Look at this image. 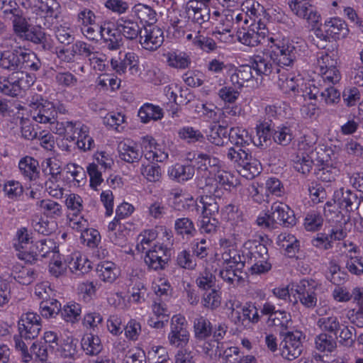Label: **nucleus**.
Returning a JSON list of instances; mask_svg holds the SVG:
<instances>
[{
	"instance_id": "obj_1",
	"label": "nucleus",
	"mask_w": 363,
	"mask_h": 363,
	"mask_svg": "<svg viewBox=\"0 0 363 363\" xmlns=\"http://www.w3.org/2000/svg\"><path fill=\"white\" fill-rule=\"evenodd\" d=\"M41 63L33 53H28L22 49L0 52V67L11 71L30 69L37 71Z\"/></svg>"
},
{
	"instance_id": "obj_2",
	"label": "nucleus",
	"mask_w": 363,
	"mask_h": 363,
	"mask_svg": "<svg viewBox=\"0 0 363 363\" xmlns=\"http://www.w3.org/2000/svg\"><path fill=\"white\" fill-rule=\"evenodd\" d=\"M281 339L279 350L281 357L289 361L298 358L303 350V340L305 336L300 331H279Z\"/></svg>"
},
{
	"instance_id": "obj_3",
	"label": "nucleus",
	"mask_w": 363,
	"mask_h": 363,
	"mask_svg": "<svg viewBox=\"0 0 363 363\" xmlns=\"http://www.w3.org/2000/svg\"><path fill=\"white\" fill-rule=\"evenodd\" d=\"M250 254V260L254 262L251 267L255 274L265 273L271 269L272 265L267 262L269 259L268 249L260 240H247L244 244Z\"/></svg>"
},
{
	"instance_id": "obj_4",
	"label": "nucleus",
	"mask_w": 363,
	"mask_h": 363,
	"mask_svg": "<svg viewBox=\"0 0 363 363\" xmlns=\"http://www.w3.org/2000/svg\"><path fill=\"white\" fill-rule=\"evenodd\" d=\"M230 308L232 320L238 326L246 328L250 323L255 324L259 321L260 316L255 303L247 302L242 306L239 301H234Z\"/></svg>"
},
{
	"instance_id": "obj_5",
	"label": "nucleus",
	"mask_w": 363,
	"mask_h": 363,
	"mask_svg": "<svg viewBox=\"0 0 363 363\" xmlns=\"http://www.w3.org/2000/svg\"><path fill=\"white\" fill-rule=\"evenodd\" d=\"M29 116L39 123H54L57 111L52 103L42 98L33 99L29 103Z\"/></svg>"
},
{
	"instance_id": "obj_6",
	"label": "nucleus",
	"mask_w": 363,
	"mask_h": 363,
	"mask_svg": "<svg viewBox=\"0 0 363 363\" xmlns=\"http://www.w3.org/2000/svg\"><path fill=\"white\" fill-rule=\"evenodd\" d=\"M33 79L23 72L12 73L8 77L0 76V92L10 96H16L23 88L30 86Z\"/></svg>"
},
{
	"instance_id": "obj_7",
	"label": "nucleus",
	"mask_w": 363,
	"mask_h": 363,
	"mask_svg": "<svg viewBox=\"0 0 363 363\" xmlns=\"http://www.w3.org/2000/svg\"><path fill=\"white\" fill-rule=\"evenodd\" d=\"M171 255L169 247L164 244L157 243L146 251L144 261L150 269L162 270L167 267Z\"/></svg>"
},
{
	"instance_id": "obj_8",
	"label": "nucleus",
	"mask_w": 363,
	"mask_h": 363,
	"mask_svg": "<svg viewBox=\"0 0 363 363\" xmlns=\"http://www.w3.org/2000/svg\"><path fill=\"white\" fill-rule=\"evenodd\" d=\"M189 340V333L187 330L186 318L181 315H175L172 318L170 332L168 340L172 346L183 347L187 345Z\"/></svg>"
},
{
	"instance_id": "obj_9",
	"label": "nucleus",
	"mask_w": 363,
	"mask_h": 363,
	"mask_svg": "<svg viewBox=\"0 0 363 363\" xmlns=\"http://www.w3.org/2000/svg\"><path fill=\"white\" fill-rule=\"evenodd\" d=\"M18 332L25 340H33L37 337L41 330V318L33 312L23 313L18 322Z\"/></svg>"
},
{
	"instance_id": "obj_10",
	"label": "nucleus",
	"mask_w": 363,
	"mask_h": 363,
	"mask_svg": "<svg viewBox=\"0 0 363 363\" xmlns=\"http://www.w3.org/2000/svg\"><path fill=\"white\" fill-rule=\"evenodd\" d=\"M318 286L316 283L311 280H301L295 286L297 298L300 303L308 309H313L318 303Z\"/></svg>"
},
{
	"instance_id": "obj_11",
	"label": "nucleus",
	"mask_w": 363,
	"mask_h": 363,
	"mask_svg": "<svg viewBox=\"0 0 363 363\" xmlns=\"http://www.w3.org/2000/svg\"><path fill=\"white\" fill-rule=\"evenodd\" d=\"M288 5L294 15L310 23H317L320 15L317 11L312 0H289Z\"/></svg>"
},
{
	"instance_id": "obj_12",
	"label": "nucleus",
	"mask_w": 363,
	"mask_h": 363,
	"mask_svg": "<svg viewBox=\"0 0 363 363\" xmlns=\"http://www.w3.org/2000/svg\"><path fill=\"white\" fill-rule=\"evenodd\" d=\"M271 54L277 72V69H285L284 67L293 65L298 55V49L293 43H287L274 48Z\"/></svg>"
},
{
	"instance_id": "obj_13",
	"label": "nucleus",
	"mask_w": 363,
	"mask_h": 363,
	"mask_svg": "<svg viewBox=\"0 0 363 363\" xmlns=\"http://www.w3.org/2000/svg\"><path fill=\"white\" fill-rule=\"evenodd\" d=\"M139 39V42L144 49L155 51L162 45L164 33L157 26L146 25L143 26Z\"/></svg>"
},
{
	"instance_id": "obj_14",
	"label": "nucleus",
	"mask_w": 363,
	"mask_h": 363,
	"mask_svg": "<svg viewBox=\"0 0 363 363\" xmlns=\"http://www.w3.org/2000/svg\"><path fill=\"white\" fill-rule=\"evenodd\" d=\"M333 199L337 203L340 208L351 213L357 210L361 203L357 194L350 189L340 188L335 191Z\"/></svg>"
},
{
	"instance_id": "obj_15",
	"label": "nucleus",
	"mask_w": 363,
	"mask_h": 363,
	"mask_svg": "<svg viewBox=\"0 0 363 363\" xmlns=\"http://www.w3.org/2000/svg\"><path fill=\"white\" fill-rule=\"evenodd\" d=\"M110 21H104L101 24V38L110 50H118L123 45L121 33Z\"/></svg>"
},
{
	"instance_id": "obj_16",
	"label": "nucleus",
	"mask_w": 363,
	"mask_h": 363,
	"mask_svg": "<svg viewBox=\"0 0 363 363\" xmlns=\"http://www.w3.org/2000/svg\"><path fill=\"white\" fill-rule=\"evenodd\" d=\"M141 152L145 158L151 162H162L168 158V154L156 147L154 138L150 136H145L142 140Z\"/></svg>"
},
{
	"instance_id": "obj_17",
	"label": "nucleus",
	"mask_w": 363,
	"mask_h": 363,
	"mask_svg": "<svg viewBox=\"0 0 363 363\" xmlns=\"http://www.w3.org/2000/svg\"><path fill=\"white\" fill-rule=\"evenodd\" d=\"M111 66L120 75L124 74L128 67L132 74L138 73L139 71L138 56L132 52H127L123 59H111Z\"/></svg>"
},
{
	"instance_id": "obj_18",
	"label": "nucleus",
	"mask_w": 363,
	"mask_h": 363,
	"mask_svg": "<svg viewBox=\"0 0 363 363\" xmlns=\"http://www.w3.org/2000/svg\"><path fill=\"white\" fill-rule=\"evenodd\" d=\"M228 330V326L224 323H219L214 327L212 338L206 341L203 345V352L208 355H217L218 350L223 346L221 340L224 338Z\"/></svg>"
},
{
	"instance_id": "obj_19",
	"label": "nucleus",
	"mask_w": 363,
	"mask_h": 363,
	"mask_svg": "<svg viewBox=\"0 0 363 363\" xmlns=\"http://www.w3.org/2000/svg\"><path fill=\"white\" fill-rule=\"evenodd\" d=\"M250 64L251 70H254L257 75H269L273 70H276L271 52L254 55Z\"/></svg>"
},
{
	"instance_id": "obj_20",
	"label": "nucleus",
	"mask_w": 363,
	"mask_h": 363,
	"mask_svg": "<svg viewBox=\"0 0 363 363\" xmlns=\"http://www.w3.org/2000/svg\"><path fill=\"white\" fill-rule=\"evenodd\" d=\"M116 28L121 33V37L128 40L140 38L143 30L138 23L133 19L121 17L116 21Z\"/></svg>"
},
{
	"instance_id": "obj_21",
	"label": "nucleus",
	"mask_w": 363,
	"mask_h": 363,
	"mask_svg": "<svg viewBox=\"0 0 363 363\" xmlns=\"http://www.w3.org/2000/svg\"><path fill=\"white\" fill-rule=\"evenodd\" d=\"M186 13L189 19L193 23L201 25L210 18V10L208 7L199 4L196 1H189L187 3Z\"/></svg>"
},
{
	"instance_id": "obj_22",
	"label": "nucleus",
	"mask_w": 363,
	"mask_h": 363,
	"mask_svg": "<svg viewBox=\"0 0 363 363\" xmlns=\"http://www.w3.org/2000/svg\"><path fill=\"white\" fill-rule=\"evenodd\" d=\"M228 74L230 75V81L235 89H241L245 82L250 81L252 77V72L249 65H243L239 67H235L230 65Z\"/></svg>"
},
{
	"instance_id": "obj_23",
	"label": "nucleus",
	"mask_w": 363,
	"mask_h": 363,
	"mask_svg": "<svg viewBox=\"0 0 363 363\" xmlns=\"http://www.w3.org/2000/svg\"><path fill=\"white\" fill-rule=\"evenodd\" d=\"M18 169L20 174L27 181L36 182L40 177L39 162L32 157H22L18 162Z\"/></svg>"
},
{
	"instance_id": "obj_24",
	"label": "nucleus",
	"mask_w": 363,
	"mask_h": 363,
	"mask_svg": "<svg viewBox=\"0 0 363 363\" xmlns=\"http://www.w3.org/2000/svg\"><path fill=\"white\" fill-rule=\"evenodd\" d=\"M323 28L327 30L329 37H331L333 40L345 38L350 32L346 22L338 17L330 18L325 21Z\"/></svg>"
},
{
	"instance_id": "obj_25",
	"label": "nucleus",
	"mask_w": 363,
	"mask_h": 363,
	"mask_svg": "<svg viewBox=\"0 0 363 363\" xmlns=\"http://www.w3.org/2000/svg\"><path fill=\"white\" fill-rule=\"evenodd\" d=\"M272 211H274L279 224L284 227H292L296 225V219L289 206L281 202H274L272 205Z\"/></svg>"
},
{
	"instance_id": "obj_26",
	"label": "nucleus",
	"mask_w": 363,
	"mask_h": 363,
	"mask_svg": "<svg viewBox=\"0 0 363 363\" xmlns=\"http://www.w3.org/2000/svg\"><path fill=\"white\" fill-rule=\"evenodd\" d=\"M196 186L199 189L203 190V194L208 196H213L218 199L224 193L221 188L217 186L215 177L211 174V172H208V174L206 172L204 175L197 179Z\"/></svg>"
},
{
	"instance_id": "obj_27",
	"label": "nucleus",
	"mask_w": 363,
	"mask_h": 363,
	"mask_svg": "<svg viewBox=\"0 0 363 363\" xmlns=\"http://www.w3.org/2000/svg\"><path fill=\"white\" fill-rule=\"evenodd\" d=\"M62 128H58L57 133L60 135L65 134L67 140L75 141L82 133L89 132V128L79 121H65L61 123Z\"/></svg>"
},
{
	"instance_id": "obj_28",
	"label": "nucleus",
	"mask_w": 363,
	"mask_h": 363,
	"mask_svg": "<svg viewBox=\"0 0 363 363\" xmlns=\"http://www.w3.org/2000/svg\"><path fill=\"white\" fill-rule=\"evenodd\" d=\"M26 40L40 45L44 50H50L53 48L52 42L49 35L40 27L35 26L28 28L23 35Z\"/></svg>"
},
{
	"instance_id": "obj_29",
	"label": "nucleus",
	"mask_w": 363,
	"mask_h": 363,
	"mask_svg": "<svg viewBox=\"0 0 363 363\" xmlns=\"http://www.w3.org/2000/svg\"><path fill=\"white\" fill-rule=\"evenodd\" d=\"M236 36L240 43L250 47L257 46L264 40V33L256 32L254 27L239 29L237 31Z\"/></svg>"
},
{
	"instance_id": "obj_30",
	"label": "nucleus",
	"mask_w": 363,
	"mask_h": 363,
	"mask_svg": "<svg viewBox=\"0 0 363 363\" xmlns=\"http://www.w3.org/2000/svg\"><path fill=\"white\" fill-rule=\"evenodd\" d=\"M118 149L119 157L128 163L138 162L143 157L138 146L132 142H122Z\"/></svg>"
},
{
	"instance_id": "obj_31",
	"label": "nucleus",
	"mask_w": 363,
	"mask_h": 363,
	"mask_svg": "<svg viewBox=\"0 0 363 363\" xmlns=\"http://www.w3.org/2000/svg\"><path fill=\"white\" fill-rule=\"evenodd\" d=\"M193 325L194 337L198 340H206L213 334L214 327L204 316L199 315L194 318Z\"/></svg>"
},
{
	"instance_id": "obj_32",
	"label": "nucleus",
	"mask_w": 363,
	"mask_h": 363,
	"mask_svg": "<svg viewBox=\"0 0 363 363\" xmlns=\"http://www.w3.org/2000/svg\"><path fill=\"white\" fill-rule=\"evenodd\" d=\"M277 245L284 249L286 255L293 257L299 250V241L296 238L290 233H282L277 237Z\"/></svg>"
},
{
	"instance_id": "obj_33",
	"label": "nucleus",
	"mask_w": 363,
	"mask_h": 363,
	"mask_svg": "<svg viewBox=\"0 0 363 363\" xmlns=\"http://www.w3.org/2000/svg\"><path fill=\"white\" fill-rule=\"evenodd\" d=\"M310 94L311 99H317L319 95L320 99L328 105L337 104L340 100V91L331 85L325 86V87L322 86L314 93L311 91Z\"/></svg>"
},
{
	"instance_id": "obj_34",
	"label": "nucleus",
	"mask_w": 363,
	"mask_h": 363,
	"mask_svg": "<svg viewBox=\"0 0 363 363\" xmlns=\"http://www.w3.org/2000/svg\"><path fill=\"white\" fill-rule=\"evenodd\" d=\"M82 348L86 355L96 356L103 350V345L99 336L86 334L81 341Z\"/></svg>"
},
{
	"instance_id": "obj_35",
	"label": "nucleus",
	"mask_w": 363,
	"mask_h": 363,
	"mask_svg": "<svg viewBox=\"0 0 363 363\" xmlns=\"http://www.w3.org/2000/svg\"><path fill=\"white\" fill-rule=\"evenodd\" d=\"M194 173V167L191 164H176L168 170L169 177L178 182H185L191 179Z\"/></svg>"
},
{
	"instance_id": "obj_36",
	"label": "nucleus",
	"mask_w": 363,
	"mask_h": 363,
	"mask_svg": "<svg viewBox=\"0 0 363 363\" xmlns=\"http://www.w3.org/2000/svg\"><path fill=\"white\" fill-rule=\"evenodd\" d=\"M174 230L178 235L186 239L194 237L197 233L194 222L188 217L177 218L174 222Z\"/></svg>"
},
{
	"instance_id": "obj_37",
	"label": "nucleus",
	"mask_w": 363,
	"mask_h": 363,
	"mask_svg": "<svg viewBox=\"0 0 363 363\" xmlns=\"http://www.w3.org/2000/svg\"><path fill=\"white\" fill-rule=\"evenodd\" d=\"M98 277L103 281L113 283L118 277V271L114 263L111 262H103L96 267Z\"/></svg>"
},
{
	"instance_id": "obj_38",
	"label": "nucleus",
	"mask_w": 363,
	"mask_h": 363,
	"mask_svg": "<svg viewBox=\"0 0 363 363\" xmlns=\"http://www.w3.org/2000/svg\"><path fill=\"white\" fill-rule=\"evenodd\" d=\"M317 326L323 333L337 336L342 324L337 316L332 315L319 318L317 320Z\"/></svg>"
},
{
	"instance_id": "obj_39",
	"label": "nucleus",
	"mask_w": 363,
	"mask_h": 363,
	"mask_svg": "<svg viewBox=\"0 0 363 363\" xmlns=\"http://www.w3.org/2000/svg\"><path fill=\"white\" fill-rule=\"evenodd\" d=\"M42 213L47 218H58L62 216V205L50 199H43L37 202Z\"/></svg>"
},
{
	"instance_id": "obj_40",
	"label": "nucleus",
	"mask_w": 363,
	"mask_h": 363,
	"mask_svg": "<svg viewBox=\"0 0 363 363\" xmlns=\"http://www.w3.org/2000/svg\"><path fill=\"white\" fill-rule=\"evenodd\" d=\"M229 140L234 147H246L252 142L247 130L240 127L231 128L228 133Z\"/></svg>"
},
{
	"instance_id": "obj_41",
	"label": "nucleus",
	"mask_w": 363,
	"mask_h": 363,
	"mask_svg": "<svg viewBox=\"0 0 363 363\" xmlns=\"http://www.w3.org/2000/svg\"><path fill=\"white\" fill-rule=\"evenodd\" d=\"M68 267L72 272L79 275L89 272L91 268V262L86 257L78 253L72 255Z\"/></svg>"
},
{
	"instance_id": "obj_42",
	"label": "nucleus",
	"mask_w": 363,
	"mask_h": 363,
	"mask_svg": "<svg viewBox=\"0 0 363 363\" xmlns=\"http://www.w3.org/2000/svg\"><path fill=\"white\" fill-rule=\"evenodd\" d=\"M3 192L6 198L16 201L23 195L24 188L19 181L10 179L4 182Z\"/></svg>"
},
{
	"instance_id": "obj_43",
	"label": "nucleus",
	"mask_w": 363,
	"mask_h": 363,
	"mask_svg": "<svg viewBox=\"0 0 363 363\" xmlns=\"http://www.w3.org/2000/svg\"><path fill=\"white\" fill-rule=\"evenodd\" d=\"M138 117L144 123H148L151 120L158 121L163 117L162 109L157 106L145 104L140 108Z\"/></svg>"
},
{
	"instance_id": "obj_44",
	"label": "nucleus",
	"mask_w": 363,
	"mask_h": 363,
	"mask_svg": "<svg viewBox=\"0 0 363 363\" xmlns=\"http://www.w3.org/2000/svg\"><path fill=\"white\" fill-rule=\"evenodd\" d=\"M262 170L260 162L255 158H248L245 164L238 168V172L247 179H252L259 174Z\"/></svg>"
},
{
	"instance_id": "obj_45",
	"label": "nucleus",
	"mask_w": 363,
	"mask_h": 363,
	"mask_svg": "<svg viewBox=\"0 0 363 363\" xmlns=\"http://www.w3.org/2000/svg\"><path fill=\"white\" fill-rule=\"evenodd\" d=\"M337 336L321 333L315 339V348L322 352H331L337 347Z\"/></svg>"
},
{
	"instance_id": "obj_46",
	"label": "nucleus",
	"mask_w": 363,
	"mask_h": 363,
	"mask_svg": "<svg viewBox=\"0 0 363 363\" xmlns=\"http://www.w3.org/2000/svg\"><path fill=\"white\" fill-rule=\"evenodd\" d=\"M279 74L278 85L284 93L295 91L297 89L298 84L295 80V76L289 73L286 69H277Z\"/></svg>"
},
{
	"instance_id": "obj_47",
	"label": "nucleus",
	"mask_w": 363,
	"mask_h": 363,
	"mask_svg": "<svg viewBox=\"0 0 363 363\" xmlns=\"http://www.w3.org/2000/svg\"><path fill=\"white\" fill-rule=\"evenodd\" d=\"M272 138L275 143L281 146H287L294 139L293 131L289 126H277L272 130Z\"/></svg>"
},
{
	"instance_id": "obj_48",
	"label": "nucleus",
	"mask_w": 363,
	"mask_h": 363,
	"mask_svg": "<svg viewBox=\"0 0 363 363\" xmlns=\"http://www.w3.org/2000/svg\"><path fill=\"white\" fill-rule=\"evenodd\" d=\"M32 239V233L26 227H21L16 230L13 238V247L16 251L26 250L33 242Z\"/></svg>"
},
{
	"instance_id": "obj_49",
	"label": "nucleus",
	"mask_w": 363,
	"mask_h": 363,
	"mask_svg": "<svg viewBox=\"0 0 363 363\" xmlns=\"http://www.w3.org/2000/svg\"><path fill=\"white\" fill-rule=\"evenodd\" d=\"M228 158L235 164L237 169L240 167L245 162L250 158L252 155L248 152L246 147H230L227 153Z\"/></svg>"
},
{
	"instance_id": "obj_50",
	"label": "nucleus",
	"mask_w": 363,
	"mask_h": 363,
	"mask_svg": "<svg viewBox=\"0 0 363 363\" xmlns=\"http://www.w3.org/2000/svg\"><path fill=\"white\" fill-rule=\"evenodd\" d=\"M81 312V306L77 303H69L65 305L62 308L60 307V311L63 320L72 323L79 320Z\"/></svg>"
},
{
	"instance_id": "obj_51",
	"label": "nucleus",
	"mask_w": 363,
	"mask_h": 363,
	"mask_svg": "<svg viewBox=\"0 0 363 363\" xmlns=\"http://www.w3.org/2000/svg\"><path fill=\"white\" fill-rule=\"evenodd\" d=\"M60 311V303L55 298H50L41 301L40 303V315L45 318H55Z\"/></svg>"
},
{
	"instance_id": "obj_52",
	"label": "nucleus",
	"mask_w": 363,
	"mask_h": 363,
	"mask_svg": "<svg viewBox=\"0 0 363 363\" xmlns=\"http://www.w3.org/2000/svg\"><path fill=\"white\" fill-rule=\"evenodd\" d=\"M221 258L224 264L237 267V269H242L245 267L244 257L235 248L225 250Z\"/></svg>"
},
{
	"instance_id": "obj_53",
	"label": "nucleus",
	"mask_w": 363,
	"mask_h": 363,
	"mask_svg": "<svg viewBox=\"0 0 363 363\" xmlns=\"http://www.w3.org/2000/svg\"><path fill=\"white\" fill-rule=\"evenodd\" d=\"M78 340L73 337H67L59 345L58 351L65 358H74L77 354Z\"/></svg>"
},
{
	"instance_id": "obj_54",
	"label": "nucleus",
	"mask_w": 363,
	"mask_h": 363,
	"mask_svg": "<svg viewBox=\"0 0 363 363\" xmlns=\"http://www.w3.org/2000/svg\"><path fill=\"white\" fill-rule=\"evenodd\" d=\"M167 62L172 67L177 69H186L189 66L191 59L185 52H173L167 54Z\"/></svg>"
},
{
	"instance_id": "obj_55",
	"label": "nucleus",
	"mask_w": 363,
	"mask_h": 363,
	"mask_svg": "<svg viewBox=\"0 0 363 363\" xmlns=\"http://www.w3.org/2000/svg\"><path fill=\"white\" fill-rule=\"evenodd\" d=\"M135 13L141 21L147 23V25H153L157 21L155 11L149 6L142 4L136 5Z\"/></svg>"
},
{
	"instance_id": "obj_56",
	"label": "nucleus",
	"mask_w": 363,
	"mask_h": 363,
	"mask_svg": "<svg viewBox=\"0 0 363 363\" xmlns=\"http://www.w3.org/2000/svg\"><path fill=\"white\" fill-rule=\"evenodd\" d=\"M227 363H256L254 356L247 355L240 357V350L236 347H230L225 351Z\"/></svg>"
},
{
	"instance_id": "obj_57",
	"label": "nucleus",
	"mask_w": 363,
	"mask_h": 363,
	"mask_svg": "<svg viewBox=\"0 0 363 363\" xmlns=\"http://www.w3.org/2000/svg\"><path fill=\"white\" fill-rule=\"evenodd\" d=\"M291 321V315L284 311H277L269 317V324L280 328L279 331H286Z\"/></svg>"
},
{
	"instance_id": "obj_58",
	"label": "nucleus",
	"mask_w": 363,
	"mask_h": 363,
	"mask_svg": "<svg viewBox=\"0 0 363 363\" xmlns=\"http://www.w3.org/2000/svg\"><path fill=\"white\" fill-rule=\"evenodd\" d=\"M179 137L189 143L201 142L204 139L202 133L193 127L184 126L178 132Z\"/></svg>"
},
{
	"instance_id": "obj_59",
	"label": "nucleus",
	"mask_w": 363,
	"mask_h": 363,
	"mask_svg": "<svg viewBox=\"0 0 363 363\" xmlns=\"http://www.w3.org/2000/svg\"><path fill=\"white\" fill-rule=\"evenodd\" d=\"M217 186L223 191H230L234 186V176L229 172L223 169L217 170L214 174Z\"/></svg>"
},
{
	"instance_id": "obj_60",
	"label": "nucleus",
	"mask_w": 363,
	"mask_h": 363,
	"mask_svg": "<svg viewBox=\"0 0 363 363\" xmlns=\"http://www.w3.org/2000/svg\"><path fill=\"white\" fill-rule=\"evenodd\" d=\"M201 203L203 205L202 215L216 217L218 213L219 205L212 196H202Z\"/></svg>"
},
{
	"instance_id": "obj_61",
	"label": "nucleus",
	"mask_w": 363,
	"mask_h": 363,
	"mask_svg": "<svg viewBox=\"0 0 363 363\" xmlns=\"http://www.w3.org/2000/svg\"><path fill=\"white\" fill-rule=\"evenodd\" d=\"M157 237V233L155 230H147L141 233L138 237V244L136 248L138 251L144 252L147 250L150 244Z\"/></svg>"
},
{
	"instance_id": "obj_62",
	"label": "nucleus",
	"mask_w": 363,
	"mask_h": 363,
	"mask_svg": "<svg viewBox=\"0 0 363 363\" xmlns=\"http://www.w3.org/2000/svg\"><path fill=\"white\" fill-rule=\"evenodd\" d=\"M313 166V161L308 155H297L294 160V168L298 172L308 174Z\"/></svg>"
},
{
	"instance_id": "obj_63",
	"label": "nucleus",
	"mask_w": 363,
	"mask_h": 363,
	"mask_svg": "<svg viewBox=\"0 0 363 363\" xmlns=\"http://www.w3.org/2000/svg\"><path fill=\"white\" fill-rule=\"evenodd\" d=\"M201 303L208 309L214 310L218 308L220 305V293L216 289L205 292L201 299Z\"/></svg>"
},
{
	"instance_id": "obj_64",
	"label": "nucleus",
	"mask_w": 363,
	"mask_h": 363,
	"mask_svg": "<svg viewBox=\"0 0 363 363\" xmlns=\"http://www.w3.org/2000/svg\"><path fill=\"white\" fill-rule=\"evenodd\" d=\"M229 132L227 127L224 125H214L211 128V132L208 135V140L216 145H223V139L228 136Z\"/></svg>"
}]
</instances>
